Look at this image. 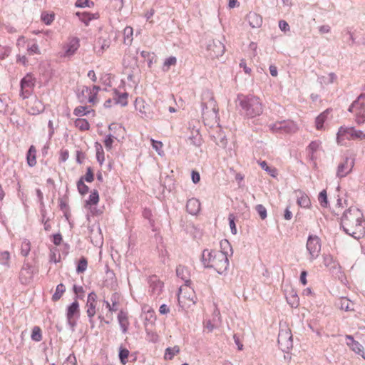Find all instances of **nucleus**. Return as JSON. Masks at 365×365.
I'll return each instance as SVG.
<instances>
[{
  "label": "nucleus",
  "mask_w": 365,
  "mask_h": 365,
  "mask_svg": "<svg viewBox=\"0 0 365 365\" xmlns=\"http://www.w3.org/2000/svg\"><path fill=\"white\" fill-rule=\"evenodd\" d=\"M202 115L205 124L210 125L211 128L214 127L215 124L217 125L219 119L218 108L213 97L209 96V99L207 101L202 102Z\"/></svg>",
  "instance_id": "obj_4"
},
{
  "label": "nucleus",
  "mask_w": 365,
  "mask_h": 365,
  "mask_svg": "<svg viewBox=\"0 0 365 365\" xmlns=\"http://www.w3.org/2000/svg\"><path fill=\"white\" fill-rule=\"evenodd\" d=\"M115 138L111 135H108L106 137L104 140V145L107 150H110L112 149L113 144L115 142Z\"/></svg>",
  "instance_id": "obj_52"
},
{
  "label": "nucleus",
  "mask_w": 365,
  "mask_h": 365,
  "mask_svg": "<svg viewBox=\"0 0 365 365\" xmlns=\"http://www.w3.org/2000/svg\"><path fill=\"white\" fill-rule=\"evenodd\" d=\"M320 148V143L318 141H312L308 146L307 152L310 160H314L317 158V155H315Z\"/></svg>",
  "instance_id": "obj_28"
},
{
  "label": "nucleus",
  "mask_w": 365,
  "mask_h": 365,
  "mask_svg": "<svg viewBox=\"0 0 365 365\" xmlns=\"http://www.w3.org/2000/svg\"><path fill=\"white\" fill-rule=\"evenodd\" d=\"M95 148H96V158H97V160H104L105 159V156H104V153H103V150L102 145L100 143H96Z\"/></svg>",
  "instance_id": "obj_56"
},
{
  "label": "nucleus",
  "mask_w": 365,
  "mask_h": 365,
  "mask_svg": "<svg viewBox=\"0 0 365 365\" xmlns=\"http://www.w3.org/2000/svg\"><path fill=\"white\" fill-rule=\"evenodd\" d=\"M36 148L34 145H31L28 151L26 160H36Z\"/></svg>",
  "instance_id": "obj_60"
},
{
  "label": "nucleus",
  "mask_w": 365,
  "mask_h": 365,
  "mask_svg": "<svg viewBox=\"0 0 365 365\" xmlns=\"http://www.w3.org/2000/svg\"><path fill=\"white\" fill-rule=\"evenodd\" d=\"M66 289L64 284L62 283L57 285L56 288V292L52 296V300L53 302H57L59 300L65 292Z\"/></svg>",
  "instance_id": "obj_34"
},
{
  "label": "nucleus",
  "mask_w": 365,
  "mask_h": 365,
  "mask_svg": "<svg viewBox=\"0 0 365 365\" xmlns=\"http://www.w3.org/2000/svg\"><path fill=\"white\" fill-rule=\"evenodd\" d=\"M277 341L280 349L284 352H287L293 344L291 331L289 329H280Z\"/></svg>",
  "instance_id": "obj_10"
},
{
  "label": "nucleus",
  "mask_w": 365,
  "mask_h": 365,
  "mask_svg": "<svg viewBox=\"0 0 365 365\" xmlns=\"http://www.w3.org/2000/svg\"><path fill=\"white\" fill-rule=\"evenodd\" d=\"M331 109L328 108L322 112L320 115H319L316 118V128L318 130H321L324 127V123L328 118V115L330 114Z\"/></svg>",
  "instance_id": "obj_27"
},
{
  "label": "nucleus",
  "mask_w": 365,
  "mask_h": 365,
  "mask_svg": "<svg viewBox=\"0 0 365 365\" xmlns=\"http://www.w3.org/2000/svg\"><path fill=\"white\" fill-rule=\"evenodd\" d=\"M76 15L79 17L80 20L82 21L83 22H84L86 25H88V22L91 20H92L93 19H97V16H95L94 14H91L86 13V12H83V13L77 12Z\"/></svg>",
  "instance_id": "obj_42"
},
{
  "label": "nucleus",
  "mask_w": 365,
  "mask_h": 365,
  "mask_svg": "<svg viewBox=\"0 0 365 365\" xmlns=\"http://www.w3.org/2000/svg\"><path fill=\"white\" fill-rule=\"evenodd\" d=\"M260 167L268 173L272 177L275 178L277 175V170L275 168L269 166L266 161L259 162Z\"/></svg>",
  "instance_id": "obj_36"
},
{
  "label": "nucleus",
  "mask_w": 365,
  "mask_h": 365,
  "mask_svg": "<svg viewBox=\"0 0 365 365\" xmlns=\"http://www.w3.org/2000/svg\"><path fill=\"white\" fill-rule=\"evenodd\" d=\"M129 356V351L126 349H120L119 353V358L120 362L125 365L128 361V357Z\"/></svg>",
  "instance_id": "obj_53"
},
{
  "label": "nucleus",
  "mask_w": 365,
  "mask_h": 365,
  "mask_svg": "<svg viewBox=\"0 0 365 365\" xmlns=\"http://www.w3.org/2000/svg\"><path fill=\"white\" fill-rule=\"evenodd\" d=\"M87 267H88V261L86 257H82L78 262L77 267H76V272L78 273H83L86 270Z\"/></svg>",
  "instance_id": "obj_45"
},
{
  "label": "nucleus",
  "mask_w": 365,
  "mask_h": 365,
  "mask_svg": "<svg viewBox=\"0 0 365 365\" xmlns=\"http://www.w3.org/2000/svg\"><path fill=\"white\" fill-rule=\"evenodd\" d=\"M269 129L273 133H292L297 130V125L289 120L277 121L268 125Z\"/></svg>",
  "instance_id": "obj_8"
},
{
  "label": "nucleus",
  "mask_w": 365,
  "mask_h": 365,
  "mask_svg": "<svg viewBox=\"0 0 365 365\" xmlns=\"http://www.w3.org/2000/svg\"><path fill=\"white\" fill-rule=\"evenodd\" d=\"M210 137L219 146L225 147L227 144L226 136L219 124L216 125L215 127L212 128V130L210 131Z\"/></svg>",
  "instance_id": "obj_18"
},
{
  "label": "nucleus",
  "mask_w": 365,
  "mask_h": 365,
  "mask_svg": "<svg viewBox=\"0 0 365 365\" xmlns=\"http://www.w3.org/2000/svg\"><path fill=\"white\" fill-rule=\"evenodd\" d=\"M318 200L323 207H327L328 205L327 194L326 190L321 191L318 196Z\"/></svg>",
  "instance_id": "obj_50"
},
{
  "label": "nucleus",
  "mask_w": 365,
  "mask_h": 365,
  "mask_svg": "<svg viewBox=\"0 0 365 365\" xmlns=\"http://www.w3.org/2000/svg\"><path fill=\"white\" fill-rule=\"evenodd\" d=\"M127 98H128V94L123 93L121 96H120L118 99L115 98V103H120L122 106H125L127 104Z\"/></svg>",
  "instance_id": "obj_61"
},
{
  "label": "nucleus",
  "mask_w": 365,
  "mask_h": 365,
  "mask_svg": "<svg viewBox=\"0 0 365 365\" xmlns=\"http://www.w3.org/2000/svg\"><path fill=\"white\" fill-rule=\"evenodd\" d=\"M336 306L341 310L351 311L354 310V304L346 297L340 298L336 302Z\"/></svg>",
  "instance_id": "obj_26"
},
{
  "label": "nucleus",
  "mask_w": 365,
  "mask_h": 365,
  "mask_svg": "<svg viewBox=\"0 0 365 365\" xmlns=\"http://www.w3.org/2000/svg\"><path fill=\"white\" fill-rule=\"evenodd\" d=\"M190 143L194 145L199 147L202 144V138L198 130H195V133H192V135L189 138Z\"/></svg>",
  "instance_id": "obj_44"
},
{
  "label": "nucleus",
  "mask_w": 365,
  "mask_h": 365,
  "mask_svg": "<svg viewBox=\"0 0 365 365\" xmlns=\"http://www.w3.org/2000/svg\"><path fill=\"white\" fill-rule=\"evenodd\" d=\"M225 51V46L220 40H211L207 45V55L212 58H218L222 56Z\"/></svg>",
  "instance_id": "obj_12"
},
{
  "label": "nucleus",
  "mask_w": 365,
  "mask_h": 365,
  "mask_svg": "<svg viewBox=\"0 0 365 365\" xmlns=\"http://www.w3.org/2000/svg\"><path fill=\"white\" fill-rule=\"evenodd\" d=\"M122 302V296L118 292H114L111 294L110 301H104L106 307L111 313L118 310Z\"/></svg>",
  "instance_id": "obj_19"
},
{
  "label": "nucleus",
  "mask_w": 365,
  "mask_h": 365,
  "mask_svg": "<svg viewBox=\"0 0 365 365\" xmlns=\"http://www.w3.org/2000/svg\"><path fill=\"white\" fill-rule=\"evenodd\" d=\"M177 60L174 56H170L166 58L163 63V70L168 71L170 66H174L176 64Z\"/></svg>",
  "instance_id": "obj_51"
},
{
  "label": "nucleus",
  "mask_w": 365,
  "mask_h": 365,
  "mask_svg": "<svg viewBox=\"0 0 365 365\" xmlns=\"http://www.w3.org/2000/svg\"><path fill=\"white\" fill-rule=\"evenodd\" d=\"M148 283L150 284L149 292L155 296H158L162 291L163 283L156 276L150 277Z\"/></svg>",
  "instance_id": "obj_22"
},
{
  "label": "nucleus",
  "mask_w": 365,
  "mask_h": 365,
  "mask_svg": "<svg viewBox=\"0 0 365 365\" xmlns=\"http://www.w3.org/2000/svg\"><path fill=\"white\" fill-rule=\"evenodd\" d=\"M237 108L241 115L246 118H253L263 112V106L259 98L252 94H238Z\"/></svg>",
  "instance_id": "obj_2"
},
{
  "label": "nucleus",
  "mask_w": 365,
  "mask_h": 365,
  "mask_svg": "<svg viewBox=\"0 0 365 365\" xmlns=\"http://www.w3.org/2000/svg\"><path fill=\"white\" fill-rule=\"evenodd\" d=\"M343 34L344 36H347L349 37V40L350 41V43H349V46H353L354 44L365 45V38H364L361 41H356L354 34L349 29H344L343 31Z\"/></svg>",
  "instance_id": "obj_31"
},
{
  "label": "nucleus",
  "mask_w": 365,
  "mask_h": 365,
  "mask_svg": "<svg viewBox=\"0 0 365 365\" xmlns=\"http://www.w3.org/2000/svg\"><path fill=\"white\" fill-rule=\"evenodd\" d=\"M346 138H351L353 140H364L365 133L361 130H356L354 127H340L337 133L336 140L339 144H342V141Z\"/></svg>",
  "instance_id": "obj_6"
},
{
  "label": "nucleus",
  "mask_w": 365,
  "mask_h": 365,
  "mask_svg": "<svg viewBox=\"0 0 365 365\" xmlns=\"http://www.w3.org/2000/svg\"><path fill=\"white\" fill-rule=\"evenodd\" d=\"M1 259L4 264H8L10 259V255L8 251H4L1 253Z\"/></svg>",
  "instance_id": "obj_62"
},
{
  "label": "nucleus",
  "mask_w": 365,
  "mask_h": 365,
  "mask_svg": "<svg viewBox=\"0 0 365 365\" xmlns=\"http://www.w3.org/2000/svg\"><path fill=\"white\" fill-rule=\"evenodd\" d=\"M80 316V308L79 303L77 300H75L71 305L67 308V320L72 327L76 325L77 319Z\"/></svg>",
  "instance_id": "obj_14"
},
{
  "label": "nucleus",
  "mask_w": 365,
  "mask_h": 365,
  "mask_svg": "<svg viewBox=\"0 0 365 365\" xmlns=\"http://www.w3.org/2000/svg\"><path fill=\"white\" fill-rule=\"evenodd\" d=\"M99 201V195L97 190H93L86 201V206L96 205Z\"/></svg>",
  "instance_id": "obj_37"
},
{
  "label": "nucleus",
  "mask_w": 365,
  "mask_h": 365,
  "mask_svg": "<svg viewBox=\"0 0 365 365\" xmlns=\"http://www.w3.org/2000/svg\"><path fill=\"white\" fill-rule=\"evenodd\" d=\"M279 27L282 31H286L289 30V26L287 21L284 20H280L279 21Z\"/></svg>",
  "instance_id": "obj_64"
},
{
  "label": "nucleus",
  "mask_w": 365,
  "mask_h": 365,
  "mask_svg": "<svg viewBox=\"0 0 365 365\" xmlns=\"http://www.w3.org/2000/svg\"><path fill=\"white\" fill-rule=\"evenodd\" d=\"M77 187L78 190V192L81 195H85L88 191V187L84 183L83 179H80L77 183Z\"/></svg>",
  "instance_id": "obj_54"
},
{
  "label": "nucleus",
  "mask_w": 365,
  "mask_h": 365,
  "mask_svg": "<svg viewBox=\"0 0 365 365\" xmlns=\"http://www.w3.org/2000/svg\"><path fill=\"white\" fill-rule=\"evenodd\" d=\"M142 106H140V112L142 114V118H150L153 116V113L150 111V106L145 104L144 101H142Z\"/></svg>",
  "instance_id": "obj_39"
},
{
  "label": "nucleus",
  "mask_w": 365,
  "mask_h": 365,
  "mask_svg": "<svg viewBox=\"0 0 365 365\" xmlns=\"http://www.w3.org/2000/svg\"><path fill=\"white\" fill-rule=\"evenodd\" d=\"M186 210L192 215H195L200 211V202L197 198H191L187 201Z\"/></svg>",
  "instance_id": "obj_23"
},
{
  "label": "nucleus",
  "mask_w": 365,
  "mask_h": 365,
  "mask_svg": "<svg viewBox=\"0 0 365 365\" xmlns=\"http://www.w3.org/2000/svg\"><path fill=\"white\" fill-rule=\"evenodd\" d=\"M41 20L47 25L51 24L54 20V14L43 12L41 14Z\"/></svg>",
  "instance_id": "obj_55"
},
{
  "label": "nucleus",
  "mask_w": 365,
  "mask_h": 365,
  "mask_svg": "<svg viewBox=\"0 0 365 365\" xmlns=\"http://www.w3.org/2000/svg\"><path fill=\"white\" fill-rule=\"evenodd\" d=\"M27 52L29 55L41 53L38 44L34 41H29L27 42Z\"/></svg>",
  "instance_id": "obj_33"
},
{
  "label": "nucleus",
  "mask_w": 365,
  "mask_h": 365,
  "mask_svg": "<svg viewBox=\"0 0 365 365\" xmlns=\"http://www.w3.org/2000/svg\"><path fill=\"white\" fill-rule=\"evenodd\" d=\"M31 339L35 341H40L42 339L41 329L39 327L36 326L32 329Z\"/></svg>",
  "instance_id": "obj_46"
},
{
  "label": "nucleus",
  "mask_w": 365,
  "mask_h": 365,
  "mask_svg": "<svg viewBox=\"0 0 365 365\" xmlns=\"http://www.w3.org/2000/svg\"><path fill=\"white\" fill-rule=\"evenodd\" d=\"M150 141H151V143H152L153 148L155 149L158 152V155L160 157H163V155H164V152L162 150L163 146L162 142L161 141L155 140L153 139H151Z\"/></svg>",
  "instance_id": "obj_49"
},
{
  "label": "nucleus",
  "mask_w": 365,
  "mask_h": 365,
  "mask_svg": "<svg viewBox=\"0 0 365 365\" xmlns=\"http://www.w3.org/2000/svg\"><path fill=\"white\" fill-rule=\"evenodd\" d=\"M76 6L77 7H90V2L88 0H77L76 2Z\"/></svg>",
  "instance_id": "obj_63"
},
{
  "label": "nucleus",
  "mask_w": 365,
  "mask_h": 365,
  "mask_svg": "<svg viewBox=\"0 0 365 365\" xmlns=\"http://www.w3.org/2000/svg\"><path fill=\"white\" fill-rule=\"evenodd\" d=\"M346 339H347L346 344L347 346L356 354L361 356L365 359V353L364 351L363 346L355 341L354 337L351 335H346Z\"/></svg>",
  "instance_id": "obj_21"
},
{
  "label": "nucleus",
  "mask_w": 365,
  "mask_h": 365,
  "mask_svg": "<svg viewBox=\"0 0 365 365\" xmlns=\"http://www.w3.org/2000/svg\"><path fill=\"white\" fill-rule=\"evenodd\" d=\"M354 166V161H340L337 165L336 177L342 178L349 174Z\"/></svg>",
  "instance_id": "obj_20"
},
{
  "label": "nucleus",
  "mask_w": 365,
  "mask_h": 365,
  "mask_svg": "<svg viewBox=\"0 0 365 365\" xmlns=\"http://www.w3.org/2000/svg\"><path fill=\"white\" fill-rule=\"evenodd\" d=\"M35 79L31 74L26 75L21 81L20 96L23 98H28L33 92Z\"/></svg>",
  "instance_id": "obj_13"
},
{
  "label": "nucleus",
  "mask_w": 365,
  "mask_h": 365,
  "mask_svg": "<svg viewBox=\"0 0 365 365\" xmlns=\"http://www.w3.org/2000/svg\"><path fill=\"white\" fill-rule=\"evenodd\" d=\"M256 210L262 220H264L267 217V210L262 205H257L256 206Z\"/></svg>",
  "instance_id": "obj_57"
},
{
  "label": "nucleus",
  "mask_w": 365,
  "mask_h": 365,
  "mask_svg": "<svg viewBox=\"0 0 365 365\" xmlns=\"http://www.w3.org/2000/svg\"><path fill=\"white\" fill-rule=\"evenodd\" d=\"M143 217L145 218V219H147L148 221H149V223H150V227H152L153 229V231H155L156 229L155 227V220L153 218V214H152V212L150 209H144V210L143 211Z\"/></svg>",
  "instance_id": "obj_40"
},
{
  "label": "nucleus",
  "mask_w": 365,
  "mask_h": 365,
  "mask_svg": "<svg viewBox=\"0 0 365 365\" xmlns=\"http://www.w3.org/2000/svg\"><path fill=\"white\" fill-rule=\"evenodd\" d=\"M146 334H147V340L152 342H156L158 339V336L154 331V327H145Z\"/></svg>",
  "instance_id": "obj_38"
},
{
  "label": "nucleus",
  "mask_w": 365,
  "mask_h": 365,
  "mask_svg": "<svg viewBox=\"0 0 365 365\" xmlns=\"http://www.w3.org/2000/svg\"><path fill=\"white\" fill-rule=\"evenodd\" d=\"M202 262L205 268H213L218 274H225L229 267L227 252L205 249L202 253Z\"/></svg>",
  "instance_id": "obj_3"
},
{
  "label": "nucleus",
  "mask_w": 365,
  "mask_h": 365,
  "mask_svg": "<svg viewBox=\"0 0 365 365\" xmlns=\"http://www.w3.org/2000/svg\"><path fill=\"white\" fill-rule=\"evenodd\" d=\"M100 90L101 88L98 86H83L80 90L78 97L82 101H87L92 105H96L98 101L97 95Z\"/></svg>",
  "instance_id": "obj_9"
},
{
  "label": "nucleus",
  "mask_w": 365,
  "mask_h": 365,
  "mask_svg": "<svg viewBox=\"0 0 365 365\" xmlns=\"http://www.w3.org/2000/svg\"><path fill=\"white\" fill-rule=\"evenodd\" d=\"M180 352V348L178 346H174L173 347H168L165 349L164 358L166 360H171L173 358Z\"/></svg>",
  "instance_id": "obj_32"
},
{
  "label": "nucleus",
  "mask_w": 365,
  "mask_h": 365,
  "mask_svg": "<svg viewBox=\"0 0 365 365\" xmlns=\"http://www.w3.org/2000/svg\"><path fill=\"white\" fill-rule=\"evenodd\" d=\"M341 226L346 234L359 240L365 235V224L361 211L356 207H350L344 211L341 218Z\"/></svg>",
  "instance_id": "obj_1"
},
{
  "label": "nucleus",
  "mask_w": 365,
  "mask_h": 365,
  "mask_svg": "<svg viewBox=\"0 0 365 365\" xmlns=\"http://www.w3.org/2000/svg\"><path fill=\"white\" fill-rule=\"evenodd\" d=\"M229 224L231 229V232L232 234L235 235L237 233V228L235 222V216L233 214L229 215Z\"/></svg>",
  "instance_id": "obj_59"
},
{
  "label": "nucleus",
  "mask_w": 365,
  "mask_h": 365,
  "mask_svg": "<svg viewBox=\"0 0 365 365\" xmlns=\"http://www.w3.org/2000/svg\"><path fill=\"white\" fill-rule=\"evenodd\" d=\"M247 19L252 28H259L262 24V16L255 12H250L247 16Z\"/></svg>",
  "instance_id": "obj_25"
},
{
  "label": "nucleus",
  "mask_w": 365,
  "mask_h": 365,
  "mask_svg": "<svg viewBox=\"0 0 365 365\" xmlns=\"http://www.w3.org/2000/svg\"><path fill=\"white\" fill-rule=\"evenodd\" d=\"M31 250V243L28 240L24 239L21 245V253L23 256H27Z\"/></svg>",
  "instance_id": "obj_48"
},
{
  "label": "nucleus",
  "mask_w": 365,
  "mask_h": 365,
  "mask_svg": "<svg viewBox=\"0 0 365 365\" xmlns=\"http://www.w3.org/2000/svg\"><path fill=\"white\" fill-rule=\"evenodd\" d=\"M133 30L131 27H125L123 31L124 43L130 45L133 41Z\"/></svg>",
  "instance_id": "obj_35"
},
{
  "label": "nucleus",
  "mask_w": 365,
  "mask_h": 365,
  "mask_svg": "<svg viewBox=\"0 0 365 365\" xmlns=\"http://www.w3.org/2000/svg\"><path fill=\"white\" fill-rule=\"evenodd\" d=\"M176 275L178 278H180L184 281L186 286H189L191 283L190 279V273L187 267L182 265H179L176 268Z\"/></svg>",
  "instance_id": "obj_24"
},
{
  "label": "nucleus",
  "mask_w": 365,
  "mask_h": 365,
  "mask_svg": "<svg viewBox=\"0 0 365 365\" xmlns=\"http://www.w3.org/2000/svg\"><path fill=\"white\" fill-rule=\"evenodd\" d=\"M80 47V40L77 37L68 38V41L62 45L58 56L60 58H69L73 56Z\"/></svg>",
  "instance_id": "obj_7"
},
{
  "label": "nucleus",
  "mask_w": 365,
  "mask_h": 365,
  "mask_svg": "<svg viewBox=\"0 0 365 365\" xmlns=\"http://www.w3.org/2000/svg\"><path fill=\"white\" fill-rule=\"evenodd\" d=\"M297 203L302 207H308L311 205L309 197L304 193H302V195L298 197Z\"/></svg>",
  "instance_id": "obj_47"
},
{
  "label": "nucleus",
  "mask_w": 365,
  "mask_h": 365,
  "mask_svg": "<svg viewBox=\"0 0 365 365\" xmlns=\"http://www.w3.org/2000/svg\"><path fill=\"white\" fill-rule=\"evenodd\" d=\"M83 180H86L88 182H91L94 180V175L93 170L91 168H88L87 172L83 178H82Z\"/></svg>",
  "instance_id": "obj_58"
},
{
  "label": "nucleus",
  "mask_w": 365,
  "mask_h": 365,
  "mask_svg": "<svg viewBox=\"0 0 365 365\" xmlns=\"http://www.w3.org/2000/svg\"><path fill=\"white\" fill-rule=\"evenodd\" d=\"M141 318L144 322L145 327H154L156 317L150 307L145 305L142 307Z\"/></svg>",
  "instance_id": "obj_17"
},
{
  "label": "nucleus",
  "mask_w": 365,
  "mask_h": 365,
  "mask_svg": "<svg viewBox=\"0 0 365 365\" xmlns=\"http://www.w3.org/2000/svg\"><path fill=\"white\" fill-rule=\"evenodd\" d=\"M98 301L95 292H91L87 297L86 304V314L89 317L90 322H92L93 317L97 312Z\"/></svg>",
  "instance_id": "obj_15"
},
{
  "label": "nucleus",
  "mask_w": 365,
  "mask_h": 365,
  "mask_svg": "<svg viewBox=\"0 0 365 365\" xmlns=\"http://www.w3.org/2000/svg\"><path fill=\"white\" fill-rule=\"evenodd\" d=\"M348 111L354 114L355 122L361 125L365 123V93H361L349 106Z\"/></svg>",
  "instance_id": "obj_5"
},
{
  "label": "nucleus",
  "mask_w": 365,
  "mask_h": 365,
  "mask_svg": "<svg viewBox=\"0 0 365 365\" xmlns=\"http://www.w3.org/2000/svg\"><path fill=\"white\" fill-rule=\"evenodd\" d=\"M307 249L310 255V259H316L321 251V240L317 235H309L307 242Z\"/></svg>",
  "instance_id": "obj_11"
},
{
  "label": "nucleus",
  "mask_w": 365,
  "mask_h": 365,
  "mask_svg": "<svg viewBox=\"0 0 365 365\" xmlns=\"http://www.w3.org/2000/svg\"><path fill=\"white\" fill-rule=\"evenodd\" d=\"M74 125L81 131H87L90 129L89 123L84 118H78L74 121Z\"/></svg>",
  "instance_id": "obj_29"
},
{
  "label": "nucleus",
  "mask_w": 365,
  "mask_h": 365,
  "mask_svg": "<svg viewBox=\"0 0 365 365\" xmlns=\"http://www.w3.org/2000/svg\"><path fill=\"white\" fill-rule=\"evenodd\" d=\"M118 319L121 327L123 328V330L125 331L128 325L127 314L120 311L118 314Z\"/></svg>",
  "instance_id": "obj_43"
},
{
  "label": "nucleus",
  "mask_w": 365,
  "mask_h": 365,
  "mask_svg": "<svg viewBox=\"0 0 365 365\" xmlns=\"http://www.w3.org/2000/svg\"><path fill=\"white\" fill-rule=\"evenodd\" d=\"M287 300L292 307H297L299 305V297L294 291L291 292L289 296H287Z\"/></svg>",
  "instance_id": "obj_41"
},
{
  "label": "nucleus",
  "mask_w": 365,
  "mask_h": 365,
  "mask_svg": "<svg viewBox=\"0 0 365 365\" xmlns=\"http://www.w3.org/2000/svg\"><path fill=\"white\" fill-rule=\"evenodd\" d=\"M92 113L93 115H95L94 110H88L87 106H79L73 110V114L78 117H82L88 113Z\"/></svg>",
  "instance_id": "obj_30"
},
{
  "label": "nucleus",
  "mask_w": 365,
  "mask_h": 365,
  "mask_svg": "<svg viewBox=\"0 0 365 365\" xmlns=\"http://www.w3.org/2000/svg\"><path fill=\"white\" fill-rule=\"evenodd\" d=\"M26 111L31 115H37L44 110L43 102L36 97L30 98L26 102Z\"/></svg>",
  "instance_id": "obj_16"
}]
</instances>
